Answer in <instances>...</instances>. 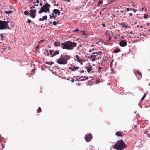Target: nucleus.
<instances>
[{
    "label": "nucleus",
    "mask_w": 150,
    "mask_h": 150,
    "mask_svg": "<svg viewBox=\"0 0 150 150\" xmlns=\"http://www.w3.org/2000/svg\"><path fill=\"white\" fill-rule=\"evenodd\" d=\"M47 16L46 15H45L43 16L42 18H40L39 19V21H43L45 20L46 21L47 20Z\"/></svg>",
    "instance_id": "dca6fc26"
},
{
    "label": "nucleus",
    "mask_w": 150,
    "mask_h": 150,
    "mask_svg": "<svg viewBox=\"0 0 150 150\" xmlns=\"http://www.w3.org/2000/svg\"><path fill=\"white\" fill-rule=\"evenodd\" d=\"M64 14V13H62V15H63V14Z\"/></svg>",
    "instance_id": "69168bd1"
},
{
    "label": "nucleus",
    "mask_w": 150,
    "mask_h": 150,
    "mask_svg": "<svg viewBox=\"0 0 150 150\" xmlns=\"http://www.w3.org/2000/svg\"><path fill=\"white\" fill-rule=\"evenodd\" d=\"M50 15H52V16H55L53 12L52 13V14H51Z\"/></svg>",
    "instance_id": "09e8293b"
},
{
    "label": "nucleus",
    "mask_w": 150,
    "mask_h": 150,
    "mask_svg": "<svg viewBox=\"0 0 150 150\" xmlns=\"http://www.w3.org/2000/svg\"><path fill=\"white\" fill-rule=\"evenodd\" d=\"M30 16L32 18H34L36 16V10H30Z\"/></svg>",
    "instance_id": "6e6552de"
},
{
    "label": "nucleus",
    "mask_w": 150,
    "mask_h": 150,
    "mask_svg": "<svg viewBox=\"0 0 150 150\" xmlns=\"http://www.w3.org/2000/svg\"><path fill=\"white\" fill-rule=\"evenodd\" d=\"M93 55H90V59L92 62L95 60V58L96 56H98V59H99L101 57V55L102 54V52H93Z\"/></svg>",
    "instance_id": "39448f33"
},
{
    "label": "nucleus",
    "mask_w": 150,
    "mask_h": 150,
    "mask_svg": "<svg viewBox=\"0 0 150 150\" xmlns=\"http://www.w3.org/2000/svg\"><path fill=\"white\" fill-rule=\"evenodd\" d=\"M146 94H144L143 97H142V98H141V100H143L145 98V97H146Z\"/></svg>",
    "instance_id": "393cba45"
},
{
    "label": "nucleus",
    "mask_w": 150,
    "mask_h": 150,
    "mask_svg": "<svg viewBox=\"0 0 150 150\" xmlns=\"http://www.w3.org/2000/svg\"><path fill=\"white\" fill-rule=\"evenodd\" d=\"M129 15L130 16L132 17V13H130L129 14Z\"/></svg>",
    "instance_id": "de8ad7c7"
},
{
    "label": "nucleus",
    "mask_w": 150,
    "mask_h": 150,
    "mask_svg": "<svg viewBox=\"0 0 150 150\" xmlns=\"http://www.w3.org/2000/svg\"><path fill=\"white\" fill-rule=\"evenodd\" d=\"M39 46H38V45L37 46V47H36V49H39Z\"/></svg>",
    "instance_id": "a18cd8bd"
},
{
    "label": "nucleus",
    "mask_w": 150,
    "mask_h": 150,
    "mask_svg": "<svg viewBox=\"0 0 150 150\" xmlns=\"http://www.w3.org/2000/svg\"><path fill=\"white\" fill-rule=\"evenodd\" d=\"M53 12L54 13V14L56 15L57 14L58 15H60V12L58 9H54L53 10Z\"/></svg>",
    "instance_id": "ddd939ff"
},
{
    "label": "nucleus",
    "mask_w": 150,
    "mask_h": 150,
    "mask_svg": "<svg viewBox=\"0 0 150 150\" xmlns=\"http://www.w3.org/2000/svg\"><path fill=\"white\" fill-rule=\"evenodd\" d=\"M92 138L91 134L87 135L85 137V139L87 142H89L92 139Z\"/></svg>",
    "instance_id": "1a4fd4ad"
},
{
    "label": "nucleus",
    "mask_w": 150,
    "mask_h": 150,
    "mask_svg": "<svg viewBox=\"0 0 150 150\" xmlns=\"http://www.w3.org/2000/svg\"><path fill=\"white\" fill-rule=\"evenodd\" d=\"M80 46L79 47H78L77 48V50H78L79 49V47H80V46H81V45H80Z\"/></svg>",
    "instance_id": "5fc2aeb1"
},
{
    "label": "nucleus",
    "mask_w": 150,
    "mask_h": 150,
    "mask_svg": "<svg viewBox=\"0 0 150 150\" xmlns=\"http://www.w3.org/2000/svg\"><path fill=\"white\" fill-rule=\"evenodd\" d=\"M55 6H58V4H54Z\"/></svg>",
    "instance_id": "13d9d810"
},
{
    "label": "nucleus",
    "mask_w": 150,
    "mask_h": 150,
    "mask_svg": "<svg viewBox=\"0 0 150 150\" xmlns=\"http://www.w3.org/2000/svg\"><path fill=\"white\" fill-rule=\"evenodd\" d=\"M91 50H90H90H89V52H91Z\"/></svg>",
    "instance_id": "052dcab7"
},
{
    "label": "nucleus",
    "mask_w": 150,
    "mask_h": 150,
    "mask_svg": "<svg viewBox=\"0 0 150 150\" xmlns=\"http://www.w3.org/2000/svg\"><path fill=\"white\" fill-rule=\"evenodd\" d=\"M126 147V144L122 139L117 141L114 146V148L117 150H122Z\"/></svg>",
    "instance_id": "f03ea898"
},
{
    "label": "nucleus",
    "mask_w": 150,
    "mask_h": 150,
    "mask_svg": "<svg viewBox=\"0 0 150 150\" xmlns=\"http://www.w3.org/2000/svg\"><path fill=\"white\" fill-rule=\"evenodd\" d=\"M53 24L54 25H56L57 24V22L56 21H54L53 22Z\"/></svg>",
    "instance_id": "2f4dec72"
},
{
    "label": "nucleus",
    "mask_w": 150,
    "mask_h": 150,
    "mask_svg": "<svg viewBox=\"0 0 150 150\" xmlns=\"http://www.w3.org/2000/svg\"><path fill=\"white\" fill-rule=\"evenodd\" d=\"M34 6H38V4H35L34 5Z\"/></svg>",
    "instance_id": "4d7b16f0"
},
{
    "label": "nucleus",
    "mask_w": 150,
    "mask_h": 150,
    "mask_svg": "<svg viewBox=\"0 0 150 150\" xmlns=\"http://www.w3.org/2000/svg\"><path fill=\"white\" fill-rule=\"evenodd\" d=\"M65 1H67L68 2H70V0H65Z\"/></svg>",
    "instance_id": "603ef678"
},
{
    "label": "nucleus",
    "mask_w": 150,
    "mask_h": 150,
    "mask_svg": "<svg viewBox=\"0 0 150 150\" xmlns=\"http://www.w3.org/2000/svg\"><path fill=\"white\" fill-rule=\"evenodd\" d=\"M85 68L86 69L88 73H91L93 72V71L91 72V71L92 70V67L90 63H88V65L85 67Z\"/></svg>",
    "instance_id": "0eeeda50"
},
{
    "label": "nucleus",
    "mask_w": 150,
    "mask_h": 150,
    "mask_svg": "<svg viewBox=\"0 0 150 150\" xmlns=\"http://www.w3.org/2000/svg\"><path fill=\"white\" fill-rule=\"evenodd\" d=\"M101 3H102V2L100 1H99V2L98 3V6H100V4H101Z\"/></svg>",
    "instance_id": "c9c22d12"
},
{
    "label": "nucleus",
    "mask_w": 150,
    "mask_h": 150,
    "mask_svg": "<svg viewBox=\"0 0 150 150\" xmlns=\"http://www.w3.org/2000/svg\"><path fill=\"white\" fill-rule=\"evenodd\" d=\"M132 11H133V12L135 13L136 11H137V10H136V9H135L134 8L133 9V10H132Z\"/></svg>",
    "instance_id": "f704fd0d"
},
{
    "label": "nucleus",
    "mask_w": 150,
    "mask_h": 150,
    "mask_svg": "<svg viewBox=\"0 0 150 150\" xmlns=\"http://www.w3.org/2000/svg\"><path fill=\"white\" fill-rule=\"evenodd\" d=\"M47 56H49V53H47Z\"/></svg>",
    "instance_id": "bf43d9fd"
},
{
    "label": "nucleus",
    "mask_w": 150,
    "mask_h": 150,
    "mask_svg": "<svg viewBox=\"0 0 150 150\" xmlns=\"http://www.w3.org/2000/svg\"><path fill=\"white\" fill-rule=\"evenodd\" d=\"M84 72V71L83 70L81 71V73H83Z\"/></svg>",
    "instance_id": "864d4df0"
},
{
    "label": "nucleus",
    "mask_w": 150,
    "mask_h": 150,
    "mask_svg": "<svg viewBox=\"0 0 150 150\" xmlns=\"http://www.w3.org/2000/svg\"><path fill=\"white\" fill-rule=\"evenodd\" d=\"M50 7V5L46 2L43 6L40 8V10L39 12V14H41L43 12L46 13L47 12H49L50 11L49 8Z\"/></svg>",
    "instance_id": "20e7f679"
},
{
    "label": "nucleus",
    "mask_w": 150,
    "mask_h": 150,
    "mask_svg": "<svg viewBox=\"0 0 150 150\" xmlns=\"http://www.w3.org/2000/svg\"><path fill=\"white\" fill-rule=\"evenodd\" d=\"M120 25L123 28H131V26H128L126 23L124 22H122V23H121Z\"/></svg>",
    "instance_id": "9d476101"
},
{
    "label": "nucleus",
    "mask_w": 150,
    "mask_h": 150,
    "mask_svg": "<svg viewBox=\"0 0 150 150\" xmlns=\"http://www.w3.org/2000/svg\"><path fill=\"white\" fill-rule=\"evenodd\" d=\"M129 11V8H126V11Z\"/></svg>",
    "instance_id": "79ce46f5"
},
{
    "label": "nucleus",
    "mask_w": 150,
    "mask_h": 150,
    "mask_svg": "<svg viewBox=\"0 0 150 150\" xmlns=\"http://www.w3.org/2000/svg\"><path fill=\"white\" fill-rule=\"evenodd\" d=\"M56 17H57V16L56 15H55V16H54L53 18H54V20H56Z\"/></svg>",
    "instance_id": "58836bf2"
},
{
    "label": "nucleus",
    "mask_w": 150,
    "mask_h": 150,
    "mask_svg": "<svg viewBox=\"0 0 150 150\" xmlns=\"http://www.w3.org/2000/svg\"><path fill=\"white\" fill-rule=\"evenodd\" d=\"M12 13V11L11 10H9L8 11H6L4 12V13L6 14H11Z\"/></svg>",
    "instance_id": "aec40b11"
},
{
    "label": "nucleus",
    "mask_w": 150,
    "mask_h": 150,
    "mask_svg": "<svg viewBox=\"0 0 150 150\" xmlns=\"http://www.w3.org/2000/svg\"><path fill=\"white\" fill-rule=\"evenodd\" d=\"M53 52H54L53 50H50L49 51V53H50V55L51 56L53 54L52 53Z\"/></svg>",
    "instance_id": "a878e982"
},
{
    "label": "nucleus",
    "mask_w": 150,
    "mask_h": 150,
    "mask_svg": "<svg viewBox=\"0 0 150 150\" xmlns=\"http://www.w3.org/2000/svg\"><path fill=\"white\" fill-rule=\"evenodd\" d=\"M27 22L28 23H30L31 22V21L30 19H28L27 21Z\"/></svg>",
    "instance_id": "e433bc0d"
},
{
    "label": "nucleus",
    "mask_w": 150,
    "mask_h": 150,
    "mask_svg": "<svg viewBox=\"0 0 150 150\" xmlns=\"http://www.w3.org/2000/svg\"><path fill=\"white\" fill-rule=\"evenodd\" d=\"M54 45L56 47H58V46H61V43L60 44V42L59 41H55L54 42Z\"/></svg>",
    "instance_id": "2eb2a0df"
},
{
    "label": "nucleus",
    "mask_w": 150,
    "mask_h": 150,
    "mask_svg": "<svg viewBox=\"0 0 150 150\" xmlns=\"http://www.w3.org/2000/svg\"><path fill=\"white\" fill-rule=\"evenodd\" d=\"M52 22H49V23H50V24H52Z\"/></svg>",
    "instance_id": "0e129e2a"
},
{
    "label": "nucleus",
    "mask_w": 150,
    "mask_h": 150,
    "mask_svg": "<svg viewBox=\"0 0 150 150\" xmlns=\"http://www.w3.org/2000/svg\"><path fill=\"white\" fill-rule=\"evenodd\" d=\"M24 14L25 15H28L30 14V13L27 11H25L24 12Z\"/></svg>",
    "instance_id": "4be33fe9"
},
{
    "label": "nucleus",
    "mask_w": 150,
    "mask_h": 150,
    "mask_svg": "<svg viewBox=\"0 0 150 150\" xmlns=\"http://www.w3.org/2000/svg\"><path fill=\"white\" fill-rule=\"evenodd\" d=\"M70 58V57L68 55H65L64 56L61 55L59 59L57 60V62L60 64L64 65L67 64V60Z\"/></svg>",
    "instance_id": "7ed1b4c3"
},
{
    "label": "nucleus",
    "mask_w": 150,
    "mask_h": 150,
    "mask_svg": "<svg viewBox=\"0 0 150 150\" xmlns=\"http://www.w3.org/2000/svg\"><path fill=\"white\" fill-rule=\"evenodd\" d=\"M144 8H142V11H143V10H144Z\"/></svg>",
    "instance_id": "e2e57ef3"
},
{
    "label": "nucleus",
    "mask_w": 150,
    "mask_h": 150,
    "mask_svg": "<svg viewBox=\"0 0 150 150\" xmlns=\"http://www.w3.org/2000/svg\"><path fill=\"white\" fill-rule=\"evenodd\" d=\"M148 16L147 15L145 14L144 15V18L145 19H146L148 17Z\"/></svg>",
    "instance_id": "bb28decb"
},
{
    "label": "nucleus",
    "mask_w": 150,
    "mask_h": 150,
    "mask_svg": "<svg viewBox=\"0 0 150 150\" xmlns=\"http://www.w3.org/2000/svg\"><path fill=\"white\" fill-rule=\"evenodd\" d=\"M76 44L74 42L68 41L64 43H61V46L63 49L71 50L73 48L76 46Z\"/></svg>",
    "instance_id": "f257e3e1"
},
{
    "label": "nucleus",
    "mask_w": 150,
    "mask_h": 150,
    "mask_svg": "<svg viewBox=\"0 0 150 150\" xmlns=\"http://www.w3.org/2000/svg\"><path fill=\"white\" fill-rule=\"evenodd\" d=\"M122 132L117 131L115 135L117 136H122Z\"/></svg>",
    "instance_id": "f3484780"
},
{
    "label": "nucleus",
    "mask_w": 150,
    "mask_h": 150,
    "mask_svg": "<svg viewBox=\"0 0 150 150\" xmlns=\"http://www.w3.org/2000/svg\"><path fill=\"white\" fill-rule=\"evenodd\" d=\"M120 11V12H122H122H123V11Z\"/></svg>",
    "instance_id": "774afa93"
},
{
    "label": "nucleus",
    "mask_w": 150,
    "mask_h": 150,
    "mask_svg": "<svg viewBox=\"0 0 150 150\" xmlns=\"http://www.w3.org/2000/svg\"><path fill=\"white\" fill-rule=\"evenodd\" d=\"M34 71L35 69H33L31 71L33 73V74H34Z\"/></svg>",
    "instance_id": "ea45409f"
},
{
    "label": "nucleus",
    "mask_w": 150,
    "mask_h": 150,
    "mask_svg": "<svg viewBox=\"0 0 150 150\" xmlns=\"http://www.w3.org/2000/svg\"><path fill=\"white\" fill-rule=\"evenodd\" d=\"M74 32H82V34H83L85 35V32L84 31H80L79 30H78L77 29H75L74 30Z\"/></svg>",
    "instance_id": "6ab92c4d"
},
{
    "label": "nucleus",
    "mask_w": 150,
    "mask_h": 150,
    "mask_svg": "<svg viewBox=\"0 0 150 150\" xmlns=\"http://www.w3.org/2000/svg\"><path fill=\"white\" fill-rule=\"evenodd\" d=\"M3 38H0V43H2V42L3 41Z\"/></svg>",
    "instance_id": "473e14b6"
},
{
    "label": "nucleus",
    "mask_w": 150,
    "mask_h": 150,
    "mask_svg": "<svg viewBox=\"0 0 150 150\" xmlns=\"http://www.w3.org/2000/svg\"><path fill=\"white\" fill-rule=\"evenodd\" d=\"M135 73H136L137 74H139V75H141V74L140 73H139V71H136L135 72Z\"/></svg>",
    "instance_id": "c85d7f7f"
},
{
    "label": "nucleus",
    "mask_w": 150,
    "mask_h": 150,
    "mask_svg": "<svg viewBox=\"0 0 150 150\" xmlns=\"http://www.w3.org/2000/svg\"><path fill=\"white\" fill-rule=\"evenodd\" d=\"M127 43L125 41L122 40L120 41L119 43V45L121 47H125L127 45Z\"/></svg>",
    "instance_id": "9b49d317"
},
{
    "label": "nucleus",
    "mask_w": 150,
    "mask_h": 150,
    "mask_svg": "<svg viewBox=\"0 0 150 150\" xmlns=\"http://www.w3.org/2000/svg\"><path fill=\"white\" fill-rule=\"evenodd\" d=\"M15 1L17 2V0H14Z\"/></svg>",
    "instance_id": "338daca9"
},
{
    "label": "nucleus",
    "mask_w": 150,
    "mask_h": 150,
    "mask_svg": "<svg viewBox=\"0 0 150 150\" xmlns=\"http://www.w3.org/2000/svg\"><path fill=\"white\" fill-rule=\"evenodd\" d=\"M8 21H2L0 20V30L6 29L8 27Z\"/></svg>",
    "instance_id": "423d86ee"
},
{
    "label": "nucleus",
    "mask_w": 150,
    "mask_h": 150,
    "mask_svg": "<svg viewBox=\"0 0 150 150\" xmlns=\"http://www.w3.org/2000/svg\"><path fill=\"white\" fill-rule=\"evenodd\" d=\"M44 40H42L40 41H39V43H40V44L42 43L43 42Z\"/></svg>",
    "instance_id": "72a5a7b5"
},
{
    "label": "nucleus",
    "mask_w": 150,
    "mask_h": 150,
    "mask_svg": "<svg viewBox=\"0 0 150 150\" xmlns=\"http://www.w3.org/2000/svg\"><path fill=\"white\" fill-rule=\"evenodd\" d=\"M39 1L38 0H37L36 1L35 3H37L38 4V3H39Z\"/></svg>",
    "instance_id": "c03bdc74"
},
{
    "label": "nucleus",
    "mask_w": 150,
    "mask_h": 150,
    "mask_svg": "<svg viewBox=\"0 0 150 150\" xmlns=\"http://www.w3.org/2000/svg\"><path fill=\"white\" fill-rule=\"evenodd\" d=\"M147 135H148V137L149 138L150 137V134H147Z\"/></svg>",
    "instance_id": "8fccbe9b"
},
{
    "label": "nucleus",
    "mask_w": 150,
    "mask_h": 150,
    "mask_svg": "<svg viewBox=\"0 0 150 150\" xmlns=\"http://www.w3.org/2000/svg\"><path fill=\"white\" fill-rule=\"evenodd\" d=\"M59 54V52L58 51H56L55 52H54L53 54L51 56L52 57H53L54 56H55L57 55L58 54Z\"/></svg>",
    "instance_id": "a211bd4d"
},
{
    "label": "nucleus",
    "mask_w": 150,
    "mask_h": 150,
    "mask_svg": "<svg viewBox=\"0 0 150 150\" xmlns=\"http://www.w3.org/2000/svg\"><path fill=\"white\" fill-rule=\"evenodd\" d=\"M49 16H50V19H52L54 17V16H52L51 15H49Z\"/></svg>",
    "instance_id": "c756f323"
},
{
    "label": "nucleus",
    "mask_w": 150,
    "mask_h": 150,
    "mask_svg": "<svg viewBox=\"0 0 150 150\" xmlns=\"http://www.w3.org/2000/svg\"><path fill=\"white\" fill-rule=\"evenodd\" d=\"M39 5L40 6H41L42 5V3L41 2L40 3Z\"/></svg>",
    "instance_id": "3c124183"
},
{
    "label": "nucleus",
    "mask_w": 150,
    "mask_h": 150,
    "mask_svg": "<svg viewBox=\"0 0 150 150\" xmlns=\"http://www.w3.org/2000/svg\"><path fill=\"white\" fill-rule=\"evenodd\" d=\"M102 25L103 27H105L106 26L105 25V23H102Z\"/></svg>",
    "instance_id": "a19ab883"
},
{
    "label": "nucleus",
    "mask_w": 150,
    "mask_h": 150,
    "mask_svg": "<svg viewBox=\"0 0 150 150\" xmlns=\"http://www.w3.org/2000/svg\"><path fill=\"white\" fill-rule=\"evenodd\" d=\"M120 51V50L119 49H115V50H114V53H118V52H119Z\"/></svg>",
    "instance_id": "412c9836"
},
{
    "label": "nucleus",
    "mask_w": 150,
    "mask_h": 150,
    "mask_svg": "<svg viewBox=\"0 0 150 150\" xmlns=\"http://www.w3.org/2000/svg\"><path fill=\"white\" fill-rule=\"evenodd\" d=\"M75 57L77 58V61L79 62L82 64V59H81V57L78 55H76Z\"/></svg>",
    "instance_id": "4468645a"
},
{
    "label": "nucleus",
    "mask_w": 150,
    "mask_h": 150,
    "mask_svg": "<svg viewBox=\"0 0 150 150\" xmlns=\"http://www.w3.org/2000/svg\"><path fill=\"white\" fill-rule=\"evenodd\" d=\"M113 60H112L110 63V67L111 68L112 65V63H113Z\"/></svg>",
    "instance_id": "7c9ffc66"
},
{
    "label": "nucleus",
    "mask_w": 150,
    "mask_h": 150,
    "mask_svg": "<svg viewBox=\"0 0 150 150\" xmlns=\"http://www.w3.org/2000/svg\"><path fill=\"white\" fill-rule=\"evenodd\" d=\"M41 108L40 107H39V108L38 109V112L40 113L41 112Z\"/></svg>",
    "instance_id": "cd10ccee"
},
{
    "label": "nucleus",
    "mask_w": 150,
    "mask_h": 150,
    "mask_svg": "<svg viewBox=\"0 0 150 150\" xmlns=\"http://www.w3.org/2000/svg\"><path fill=\"white\" fill-rule=\"evenodd\" d=\"M79 68V67H76L74 66L72 67H69V69L73 71H75L76 70H77Z\"/></svg>",
    "instance_id": "f8f14e48"
},
{
    "label": "nucleus",
    "mask_w": 150,
    "mask_h": 150,
    "mask_svg": "<svg viewBox=\"0 0 150 150\" xmlns=\"http://www.w3.org/2000/svg\"><path fill=\"white\" fill-rule=\"evenodd\" d=\"M71 81L72 82H74V79H72Z\"/></svg>",
    "instance_id": "49530a36"
},
{
    "label": "nucleus",
    "mask_w": 150,
    "mask_h": 150,
    "mask_svg": "<svg viewBox=\"0 0 150 150\" xmlns=\"http://www.w3.org/2000/svg\"><path fill=\"white\" fill-rule=\"evenodd\" d=\"M139 25H137V28H139Z\"/></svg>",
    "instance_id": "680f3d73"
},
{
    "label": "nucleus",
    "mask_w": 150,
    "mask_h": 150,
    "mask_svg": "<svg viewBox=\"0 0 150 150\" xmlns=\"http://www.w3.org/2000/svg\"><path fill=\"white\" fill-rule=\"evenodd\" d=\"M133 9L134 8H129V11L130 10V11H132V10H133Z\"/></svg>",
    "instance_id": "37998d69"
},
{
    "label": "nucleus",
    "mask_w": 150,
    "mask_h": 150,
    "mask_svg": "<svg viewBox=\"0 0 150 150\" xmlns=\"http://www.w3.org/2000/svg\"><path fill=\"white\" fill-rule=\"evenodd\" d=\"M88 79V77H86V79H81V81H84V80H87Z\"/></svg>",
    "instance_id": "4c0bfd02"
},
{
    "label": "nucleus",
    "mask_w": 150,
    "mask_h": 150,
    "mask_svg": "<svg viewBox=\"0 0 150 150\" xmlns=\"http://www.w3.org/2000/svg\"><path fill=\"white\" fill-rule=\"evenodd\" d=\"M35 8V7L34 6H33V7H31L30 8H31V9H33V8Z\"/></svg>",
    "instance_id": "6e6d98bb"
},
{
    "label": "nucleus",
    "mask_w": 150,
    "mask_h": 150,
    "mask_svg": "<svg viewBox=\"0 0 150 150\" xmlns=\"http://www.w3.org/2000/svg\"><path fill=\"white\" fill-rule=\"evenodd\" d=\"M101 42V43H103V44H105V42L104 41V40H102V39H101V40H100L98 42V43H99V42Z\"/></svg>",
    "instance_id": "5701e85b"
},
{
    "label": "nucleus",
    "mask_w": 150,
    "mask_h": 150,
    "mask_svg": "<svg viewBox=\"0 0 150 150\" xmlns=\"http://www.w3.org/2000/svg\"><path fill=\"white\" fill-rule=\"evenodd\" d=\"M98 72L99 73L100 72L101 70L102 69V67H101L99 66L98 67Z\"/></svg>",
    "instance_id": "b1692460"
}]
</instances>
